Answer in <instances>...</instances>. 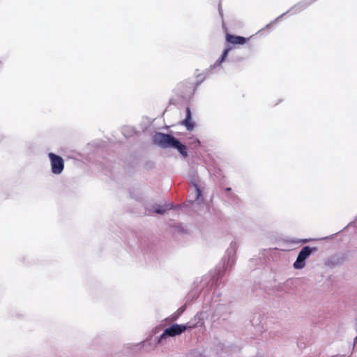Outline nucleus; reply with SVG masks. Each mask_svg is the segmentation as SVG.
Wrapping results in <instances>:
<instances>
[{
	"label": "nucleus",
	"instance_id": "nucleus-1",
	"mask_svg": "<svg viewBox=\"0 0 357 357\" xmlns=\"http://www.w3.org/2000/svg\"><path fill=\"white\" fill-rule=\"evenodd\" d=\"M155 144L159 146L167 149H176L183 157L188 155L187 149L185 145L181 143L176 138L168 134L161 132L156 133L153 137Z\"/></svg>",
	"mask_w": 357,
	"mask_h": 357
},
{
	"label": "nucleus",
	"instance_id": "nucleus-2",
	"mask_svg": "<svg viewBox=\"0 0 357 357\" xmlns=\"http://www.w3.org/2000/svg\"><path fill=\"white\" fill-rule=\"evenodd\" d=\"M192 326L183 324H173L167 328L160 335L158 342L160 343L163 339L167 337H174L183 333L187 328H191Z\"/></svg>",
	"mask_w": 357,
	"mask_h": 357
},
{
	"label": "nucleus",
	"instance_id": "nucleus-3",
	"mask_svg": "<svg viewBox=\"0 0 357 357\" xmlns=\"http://www.w3.org/2000/svg\"><path fill=\"white\" fill-rule=\"evenodd\" d=\"M52 172L54 174H61L64 169V160L61 157L53 153L48 154Z\"/></svg>",
	"mask_w": 357,
	"mask_h": 357
},
{
	"label": "nucleus",
	"instance_id": "nucleus-4",
	"mask_svg": "<svg viewBox=\"0 0 357 357\" xmlns=\"http://www.w3.org/2000/svg\"><path fill=\"white\" fill-rule=\"evenodd\" d=\"M313 248L305 246L301 249L293 266L295 269H302L305 266V260L310 256Z\"/></svg>",
	"mask_w": 357,
	"mask_h": 357
},
{
	"label": "nucleus",
	"instance_id": "nucleus-5",
	"mask_svg": "<svg viewBox=\"0 0 357 357\" xmlns=\"http://www.w3.org/2000/svg\"><path fill=\"white\" fill-rule=\"evenodd\" d=\"M172 205L171 204L165 205L155 204L153 206L152 211L158 214H164L167 211L171 209Z\"/></svg>",
	"mask_w": 357,
	"mask_h": 357
},
{
	"label": "nucleus",
	"instance_id": "nucleus-6",
	"mask_svg": "<svg viewBox=\"0 0 357 357\" xmlns=\"http://www.w3.org/2000/svg\"><path fill=\"white\" fill-rule=\"evenodd\" d=\"M227 40L232 44H244L246 41V38L242 36H236L227 34Z\"/></svg>",
	"mask_w": 357,
	"mask_h": 357
},
{
	"label": "nucleus",
	"instance_id": "nucleus-7",
	"mask_svg": "<svg viewBox=\"0 0 357 357\" xmlns=\"http://www.w3.org/2000/svg\"><path fill=\"white\" fill-rule=\"evenodd\" d=\"M188 130H192L194 128V123L191 121V112L189 108L186 109V118L182 123Z\"/></svg>",
	"mask_w": 357,
	"mask_h": 357
},
{
	"label": "nucleus",
	"instance_id": "nucleus-8",
	"mask_svg": "<svg viewBox=\"0 0 357 357\" xmlns=\"http://www.w3.org/2000/svg\"><path fill=\"white\" fill-rule=\"evenodd\" d=\"M193 188H194V192L192 195V197L193 199L192 201L197 202L198 204H199L202 201V199L201 198L202 197V192H201L199 186L197 185V184H196L195 183H193Z\"/></svg>",
	"mask_w": 357,
	"mask_h": 357
},
{
	"label": "nucleus",
	"instance_id": "nucleus-9",
	"mask_svg": "<svg viewBox=\"0 0 357 357\" xmlns=\"http://www.w3.org/2000/svg\"><path fill=\"white\" fill-rule=\"evenodd\" d=\"M229 50H230L229 48H227V49H225L224 50L223 54H222V57H221V60L219 62L220 63L221 62H222L225 59V58L227 56V54H228Z\"/></svg>",
	"mask_w": 357,
	"mask_h": 357
},
{
	"label": "nucleus",
	"instance_id": "nucleus-10",
	"mask_svg": "<svg viewBox=\"0 0 357 357\" xmlns=\"http://www.w3.org/2000/svg\"><path fill=\"white\" fill-rule=\"evenodd\" d=\"M195 142V143H196L197 145H199V139H196Z\"/></svg>",
	"mask_w": 357,
	"mask_h": 357
},
{
	"label": "nucleus",
	"instance_id": "nucleus-11",
	"mask_svg": "<svg viewBox=\"0 0 357 357\" xmlns=\"http://www.w3.org/2000/svg\"><path fill=\"white\" fill-rule=\"evenodd\" d=\"M225 307L224 306H220V307H219V308H218V310H221L225 309Z\"/></svg>",
	"mask_w": 357,
	"mask_h": 357
}]
</instances>
